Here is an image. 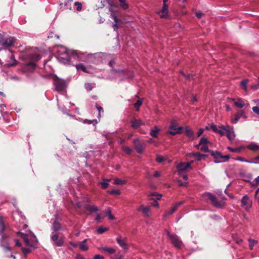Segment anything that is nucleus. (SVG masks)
I'll return each instance as SVG.
<instances>
[{
    "label": "nucleus",
    "instance_id": "nucleus-48",
    "mask_svg": "<svg viewBox=\"0 0 259 259\" xmlns=\"http://www.w3.org/2000/svg\"><path fill=\"white\" fill-rule=\"evenodd\" d=\"M200 150L204 152H207L210 151L209 150L208 147L206 145H203L200 148Z\"/></svg>",
    "mask_w": 259,
    "mask_h": 259
},
{
    "label": "nucleus",
    "instance_id": "nucleus-42",
    "mask_svg": "<svg viewBox=\"0 0 259 259\" xmlns=\"http://www.w3.org/2000/svg\"><path fill=\"white\" fill-rule=\"evenodd\" d=\"M177 130V131H176V132H172V131H168L167 132V134L175 136L177 134H180L182 133V130L178 129V130Z\"/></svg>",
    "mask_w": 259,
    "mask_h": 259
},
{
    "label": "nucleus",
    "instance_id": "nucleus-53",
    "mask_svg": "<svg viewBox=\"0 0 259 259\" xmlns=\"http://www.w3.org/2000/svg\"><path fill=\"white\" fill-rule=\"evenodd\" d=\"M85 89L88 91H91L93 89V87L91 83H85L84 84Z\"/></svg>",
    "mask_w": 259,
    "mask_h": 259
},
{
    "label": "nucleus",
    "instance_id": "nucleus-61",
    "mask_svg": "<svg viewBox=\"0 0 259 259\" xmlns=\"http://www.w3.org/2000/svg\"><path fill=\"white\" fill-rule=\"evenodd\" d=\"M3 247L4 248V250L6 251L10 250V248L8 245V244L6 243V244L2 245Z\"/></svg>",
    "mask_w": 259,
    "mask_h": 259
},
{
    "label": "nucleus",
    "instance_id": "nucleus-33",
    "mask_svg": "<svg viewBox=\"0 0 259 259\" xmlns=\"http://www.w3.org/2000/svg\"><path fill=\"white\" fill-rule=\"evenodd\" d=\"M77 70H81L83 72H88L85 66L83 64H76L75 65Z\"/></svg>",
    "mask_w": 259,
    "mask_h": 259
},
{
    "label": "nucleus",
    "instance_id": "nucleus-44",
    "mask_svg": "<svg viewBox=\"0 0 259 259\" xmlns=\"http://www.w3.org/2000/svg\"><path fill=\"white\" fill-rule=\"evenodd\" d=\"M107 230H108L107 228H103L102 227H100L97 229V233L99 234H103V233L107 231Z\"/></svg>",
    "mask_w": 259,
    "mask_h": 259
},
{
    "label": "nucleus",
    "instance_id": "nucleus-43",
    "mask_svg": "<svg viewBox=\"0 0 259 259\" xmlns=\"http://www.w3.org/2000/svg\"><path fill=\"white\" fill-rule=\"evenodd\" d=\"M126 183V181L124 180H121L119 179H116L114 180V184L115 185H122L125 184Z\"/></svg>",
    "mask_w": 259,
    "mask_h": 259
},
{
    "label": "nucleus",
    "instance_id": "nucleus-57",
    "mask_svg": "<svg viewBox=\"0 0 259 259\" xmlns=\"http://www.w3.org/2000/svg\"><path fill=\"white\" fill-rule=\"evenodd\" d=\"M22 250L25 255H26L27 254H28V253H29L31 251L30 249H29L28 248L23 247L22 248Z\"/></svg>",
    "mask_w": 259,
    "mask_h": 259
},
{
    "label": "nucleus",
    "instance_id": "nucleus-47",
    "mask_svg": "<svg viewBox=\"0 0 259 259\" xmlns=\"http://www.w3.org/2000/svg\"><path fill=\"white\" fill-rule=\"evenodd\" d=\"M108 193L111 194L118 195L120 194V191L119 190H112L108 191Z\"/></svg>",
    "mask_w": 259,
    "mask_h": 259
},
{
    "label": "nucleus",
    "instance_id": "nucleus-8",
    "mask_svg": "<svg viewBox=\"0 0 259 259\" xmlns=\"http://www.w3.org/2000/svg\"><path fill=\"white\" fill-rule=\"evenodd\" d=\"M241 117L246 118V116L243 110H239L237 114L232 115L231 117V122L233 124H236Z\"/></svg>",
    "mask_w": 259,
    "mask_h": 259
},
{
    "label": "nucleus",
    "instance_id": "nucleus-63",
    "mask_svg": "<svg viewBox=\"0 0 259 259\" xmlns=\"http://www.w3.org/2000/svg\"><path fill=\"white\" fill-rule=\"evenodd\" d=\"M251 89L253 90H257L259 89V83L255 85H252L251 87Z\"/></svg>",
    "mask_w": 259,
    "mask_h": 259
},
{
    "label": "nucleus",
    "instance_id": "nucleus-54",
    "mask_svg": "<svg viewBox=\"0 0 259 259\" xmlns=\"http://www.w3.org/2000/svg\"><path fill=\"white\" fill-rule=\"evenodd\" d=\"M156 160L158 162H162L164 160V158L162 156L157 155L156 156Z\"/></svg>",
    "mask_w": 259,
    "mask_h": 259
},
{
    "label": "nucleus",
    "instance_id": "nucleus-31",
    "mask_svg": "<svg viewBox=\"0 0 259 259\" xmlns=\"http://www.w3.org/2000/svg\"><path fill=\"white\" fill-rule=\"evenodd\" d=\"M120 3V6L121 9L126 10L128 8V4L126 3L125 0H118Z\"/></svg>",
    "mask_w": 259,
    "mask_h": 259
},
{
    "label": "nucleus",
    "instance_id": "nucleus-60",
    "mask_svg": "<svg viewBox=\"0 0 259 259\" xmlns=\"http://www.w3.org/2000/svg\"><path fill=\"white\" fill-rule=\"evenodd\" d=\"M96 107L97 109H98V110L99 111V116H100L101 112H103V109L102 107H101L98 104L96 105Z\"/></svg>",
    "mask_w": 259,
    "mask_h": 259
},
{
    "label": "nucleus",
    "instance_id": "nucleus-55",
    "mask_svg": "<svg viewBox=\"0 0 259 259\" xmlns=\"http://www.w3.org/2000/svg\"><path fill=\"white\" fill-rule=\"evenodd\" d=\"M227 149L232 152H238L240 151L239 148H233L230 147H228Z\"/></svg>",
    "mask_w": 259,
    "mask_h": 259
},
{
    "label": "nucleus",
    "instance_id": "nucleus-23",
    "mask_svg": "<svg viewBox=\"0 0 259 259\" xmlns=\"http://www.w3.org/2000/svg\"><path fill=\"white\" fill-rule=\"evenodd\" d=\"M87 240L84 239L83 241L78 242V244L79 245V248L83 251H87L89 249V247L87 244Z\"/></svg>",
    "mask_w": 259,
    "mask_h": 259
},
{
    "label": "nucleus",
    "instance_id": "nucleus-41",
    "mask_svg": "<svg viewBox=\"0 0 259 259\" xmlns=\"http://www.w3.org/2000/svg\"><path fill=\"white\" fill-rule=\"evenodd\" d=\"M248 80L247 79H244L241 82L240 84L242 87L243 90L247 92V83Z\"/></svg>",
    "mask_w": 259,
    "mask_h": 259
},
{
    "label": "nucleus",
    "instance_id": "nucleus-2",
    "mask_svg": "<svg viewBox=\"0 0 259 259\" xmlns=\"http://www.w3.org/2000/svg\"><path fill=\"white\" fill-rule=\"evenodd\" d=\"M240 206L246 211H249L252 206V199L248 195H244L240 200Z\"/></svg>",
    "mask_w": 259,
    "mask_h": 259
},
{
    "label": "nucleus",
    "instance_id": "nucleus-12",
    "mask_svg": "<svg viewBox=\"0 0 259 259\" xmlns=\"http://www.w3.org/2000/svg\"><path fill=\"white\" fill-rule=\"evenodd\" d=\"M137 211L142 212L145 217L149 218L151 215V211L149 206L142 204L137 208Z\"/></svg>",
    "mask_w": 259,
    "mask_h": 259
},
{
    "label": "nucleus",
    "instance_id": "nucleus-1",
    "mask_svg": "<svg viewBox=\"0 0 259 259\" xmlns=\"http://www.w3.org/2000/svg\"><path fill=\"white\" fill-rule=\"evenodd\" d=\"M40 58V56L36 54L26 56L25 59L29 60V62L24 64L22 67V72L27 74L33 72L36 66L35 62L39 60Z\"/></svg>",
    "mask_w": 259,
    "mask_h": 259
},
{
    "label": "nucleus",
    "instance_id": "nucleus-10",
    "mask_svg": "<svg viewBox=\"0 0 259 259\" xmlns=\"http://www.w3.org/2000/svg\"><path fill=\"white\" fill-rule=\"evenodd\" d=\"M190 164L186 162H180L177 165L178 174L181 175L183 172L186 171L188 169L190 168Z\"/></svg>",
    "mask_w": 259,
    "mask_h": 259
},
{
    "label": "nucleus",
    "instance_id": "nucleus-58",
    "mask_svg": "<svg viewBox=\"0 0 259 259\" xmlns=\"http://www.w3.org/2000/svg\"><path fill=\"white\" fill-rule=\"evenodd\" d=\"M151 196H156V199L157 200H160L162 197V195L159 194H156L155 193H153L150 194Z\"/></svg>",
    "mask_w": 259,
    "mask_h": 259
},
{
    "label": "nucleus",
    "instance_id": "nucleus-36",
    "mask_svg": "<svg viewBox=\"0 0 259 259\" xmlns=\"http://www.w3.org/2000/svg\"><path fill=\"white\" fill-rule=\"evenodd\" d=\"M105 213L106 215L108 216L109 219L111 220H114L115 217L111 213V211L110 208H108L105 211Z\"/></svg>",
    "mask_w": 259,
    "mask_h": 259
},
{
    "label": "nucleus",
    "instance_id": "nucleus-5",
    "mask_svg": "<svg viewBox=\"0 0 259 259\" xmlns=\"http://www.w3.org/2000/svg\"><path fill=\"white\" fill-rule=\"evenodd\" d=\"M168 238L170 240L174 246L178 249L181 248L183 246L182 241L179 237L175 234H170L169 232H167Z\"/></svg>",
    "mask_w": 259,
    "mask_h": 259
},
{
    "label": "nucleus",
    "instance_id": "nucleus-62",
    "mask_svg": "<svg viewBox=\"0 0 259 259\" xmlns=\"http://www.w3.org/2000/svg\"><path fill=\"white\" fill-rule=\"evenodd\" d=\"M181 74L188 79H190L191 78L193 77L192 75L190 74H189L187 75H186L183 72H181Z\"/></svg>",
    "mask_w": 259,
    "mask_h": 259
},
{
    "label": "nucleus",
    "instance_id": "nucleus-17",
    "mask_svg": "<svg viewBox=\"0 0 259 259\" xmlns=\"http://www.w3.org/2000/svg\"><path fill=\"white\" fill-rule=\"evenodd\" d=\"M188 156L192 157H196V160L200 161L202 159H204L206 157L207 155L205 154H202L199 152H196V153H190L188 154Z\"/></svg>",
    "mask_w": 259,
    "mask_h": 259
},
{
    "label": "nucleus",
    "instance_id": "nucleus-27",
    "mask_svg": "<svg viewBox=\"0 0 259 259\" xmlns=\"http://www.w3.org/2000/svg\"><path fill=\"white\" fill-rule=\"evenodd\" d=\"M143 124L141 120H134L132 122V126L134 128H137Z\"/></svg>",
    "mask_w": 259,
    "mask_h": 259
},
{
    "label": "nucleus",
    "instance_id": "nucleus-45",
    "mask_svg": "<svg viewBox=\"0 0 259 259\" xmlns=\"http://www.w3.org/2000/svg\"><path fill=\"white\" fill-rule=\"evenodd\" d=\"M208 142L207 139L205 137H202L199 141V145H206Z\"/></svg>",
    "mask_w": 259,
    "mask_h": 259
},
{
    "label": "nucleus",
    "instance_id": "nucleus-19",
    "mask_svg": "<svg viewBox=\"0 0 259 259\" xmlns=\"http://www.w3.org/2000/svg\"><path fill=\"white\" fill-rule=\"evenodd\" d=\"M232 101L233 102L234 105L239 108H243L245 105L244 102L240 98L237 99H232Z\"/></svg>",
    "mask_w": 259,
    "mask_h": 259
},
{
    "label": "nucleus",
    "instance_id": "nucleus-52",
    "mask_svg": "<svg viewBox=\"0 0 259 259\" xmlns=\"http://www.w3.org/2000/svg\"><path fill=\"white\" fill-rule=\"evenodd\" d=\"M142 104V101L141 99L138 100L134 104L136 108H139Z\"/></svg>",
    "mask_w": 259,
    "mask_h": 259
},
{
    "label": "nucleus",
    "instance_id": "nucleus-35",
    "mask_svg": "<svg viewBox=\"0 0 259 259\" xmlns=\"http://www.w3.org/2000/svg\"><path fill=\"white\" fill-rule=\"evenodd\" d=\"M5 229V226L3 220V217L0 216V233H3Z\"/></svg>",
    "mask_w": 259,
    "mask_h": 259
},
{
    "label": "nucleus",
    "instance_id": "nucleus-25",
    "mask_svg": "<svg viewBox=\"0 0 259 259\" xmlns=\"http://www.w3.org/2000/svg\"><path fill=\"white\" fill-rule=\"evenodd\" d=\"M185 129L186 134L188 138L191 139L192 140H194V136L193 131L187 126L185 127Z\"/></svg>",
    "mask_w": 259,
    "mask_h": 259
},
{
    "label": "nucleus",
    "instance_id": "nucleus-64",
    "mask_svg": "<svg viewBox=\"0 0 259 259\" xmlns=\"http://www.w3.org/2000/svg\"><path fill=\"white\" fill-rule=\"evenodd\" d=\"M103 256L100 254H96L94 256V259H104Z\"/></svg>",
    "mask_w": 259,
    "mask_h": 259
},
{
    "label": "nucleus",
    "instance_id": "nucleus-51",
    "mask_svg": "<svg viewBox=\"0 0 259 259\" xmlns=\"http://www.w3.org/2000/svg\"><path fill=\"white\" fill-rule=\"evenodd\" d=\"M75 6H76V9L77 11H80L82 8V4L78 2H76L74 4Z\"/></svg>",
    "mask_w": 259,
    "mask_h": 259
},
{
    "label": "nucleus",
    "instance_id": "nucleus-21",
    "mask_svg": "<svg viewBox=\"0 0 259 259\" xmlns=\"http://www.w3.org/2000/svg\"><path fill=\"white\" fill-rule=\"evenodd\" d=\"M111 18L113 19V20L114 21V24H113V27L114 30L116 31L119 28V26L118 24V19L117 17L115 15L114 12L111 13Z\"/></svg>",
    "mask_w": 259,
    "mask_h": 259
},
{
    "label": "nucleus",
    "instance_id": "nucleus-49",
    "mask_svg": "<svg viewBox=\"0 0 259 259\" xmlns=\"http://www.w3.org/2000/svg\"><path fill=\"white\" fill-rule=\"evenodd\" d=\"M178 185L179 186H184V187H186L188 184L187 182H182L181 180H178Z\"/></svg>",
    "mask_w": 259,
    "mask_h": 259
},
{
    "label": "nucleus",
    "instance_id": "nucleus-59",
    "mask_svg": "<svg viewBox=\"0 0 259 259\" xmlns=\"http://www.w3.org/2000/svg\"><path fill=\"white\" fill-rule=\"evenodd\" d=\"M253 111L257 115H259V107L254 106L252 107Z\"/></svg>",
    "mask_w": 259,
    "mask_h": 259
},
{
    "label": "nucleus",
    "instance_id": "nucleus-6",
    "mask_svg": "<svg viewBox=\"0 0 259 259\" xmlns=\"http://www.w3.org/2000/svg\"><path fill=\"white\" fill-rule=\"evenodd\" d=\"M209 153H210V155L213 156V157L215 159V160L214 161L215 163L226 162L230 158L229 156H223L220 152L217 151H214L213 150H210Z\"/></svg>",
    "mask_w": 259,
    "mask_h": 259
},
{
    "label": "nucleus",
    "instance_id": "nucleus-32",
    "mask_svg": "<svg viewBox=\"0 0 259 259\" xmlns=\"http://www.w3.org/2000/svg\"><path fill=\"white\" fill-rule=\"evenodd\" d=\"M110 181L109 179H103V182L101 183L103 189H105L108 187Z\"/></svg>",
    "mask_w": 259,
    "mask_h": 259
},
{
    "label": "nucleus",
    "instance_id": "nucleus-7",
    "mask_svg": "<svg viewBox=\"0 0 259 259\" xmlns=\"http://www.w3.org/2000/svg\"><path fill=\"white\" fill-rule=\"evenodd\" d=\"M229 125H221L218 128L217 125L214 124H212L210 125V129H211L214 132L219 134L221 136H225L226 132H227Z\"/></svg>",
    "mask_w": 259,
    "mask_h": 259
},
{
    "label": "nucleus",
    "instance_id": "nucleus-29",
    "mask_svg": "<svg viewBox=\"0 0 259 259\" xmlns=\"http://www.w3.org/2000/svg\"><path fill=\"white\" fill-rule=\"evenodd\" d=\"M159 129L157 127L155 126L153 129L150 131V135L153 138H157V133L159 131Z\"/></svg>",
    "mask_w": 259,
    "mask_h": 259
},
{
    "label": "nucleus",
    "instance_id": "nucleus-20",
    "mask_svg": "<svg viewBox=\"0 0 259 259\" xmlns=\"http://www.w3.org/2000/svg\"><path fill=\"white\" fill-rule=\"evenodd\" d=\"M84 208L89 210L91 213H93L95 212L99 211L98 207L95 205H86L84 206Z\"/></svg>",
    "mask_w": 259,
    "mask_h": 259
},
{
    "label": "nucleus",
    "instance_id": "nucleus-56",
    "mask_svg": "<svg viewBox=\"0 0 259 259\" xmlns=\"http://www.w3.org/2000/svg\"><path fill=\"white\" fill-rule=\"evenodd\" d=\"M21 236L22 238H23L24 239V240L27 244H29V240L27 238V235L26 234H23V233H21Z\"/></svg>",
    "mask_w": 259,
    "mask_h": 259
},
{
    "label": "nucleus",
    "instance_id": "nucleus-11",
    "mask_svg": "<svg viewBox=\"0 0 259 259\" xmlns=\"http://www.w3.org/2000/svg\"><path fill=\"white\" fill-rule=\"evenodd\" d=\"M133 144L136 151L139 154H141L143 152L145 148V146L140 141V140L138 139H134L133 140Z\"/></svg>",
    "mask_w": 259,
    "mask_h": 259
},
{
    "label": "nucleus",
    "instance_id": "nucleus-14",
    "mask_svg": "<svg viewBox=\"0 0 259 259\" xmlns=\"http://www.w3.org/2000/svg\"><path fill=\"white\" fill-rule=\"evenodd\" d=\"M225 135H226L227 138L230 141H233L235 138V134L233 127L229 126Z\"/></svg>",
    "mask_w": 259,
    "mask_h": 259
},
{
    "label": "nucleus",
    "instance_id": "nucleus-16",
    "mask_svg": "<svg viewBox=\"0 0 259 259\" xmlns=\"http://www.w3.org/2000/svg\"><path fill=\"white\" fill-rule=\"evenodd\" d=\"M51 239L57 246H62L64 243L63 239L58 240V235L56 234H52Z\"/></svg>",
    "mask_w": 259,
    "mask_h": 259
},
{
    "label": "nucleus",
    "instance_id": "nucleus-18",
    "mask_svg": "<svg viewBox=\"0 0 259 259\" xmlns=\"http://www.w3.org/2000/svg\"><path fill=\"white\" fill-rule=\"evenodd\" d=\"M98 249L104 252H107L109 254H114L116 252V249L112 247H109L107 246L100 247Z\"/></svg>",
    "mask_w": 259,
    "mask_h": 259
},
{
    "label": "nucleus",
    "instance_id": "nucleus-26",
    "mask_svg": "<svg viewBox=\"0 0 259 259\" xmlns=\"http://www.w3.org/2000/svg\"><path fill=\"white\" fill-rule=\"evenodd\" d=\"M17 64V61L15 59L13 56L10 57V59L8 63L9 67H12L15 66Z\"/></svg>",
    "mask_w": 259,
    "mask_h": 259
},
{
    "label": "nucleus",
    "instance_id": "nucleus-4",
    "mask_svg": "<svg viewBox=\"0 0 259 259\" xmlns=\"http://www.w3.org/2000/svg\"><path fill=\"white\" fill-rule=\"evenodd\" d=\"M53 84L57 91H63L67 87V84L65 80L55 76L53 79Z\"/></svg>",
    "mask_w": 259,
    "mask_h": 259
},
{
    "label": "nucleus",
    "instance_id": "nucleus-9",
    "mask_svg": "<svg viewBox=\"0 0 259 259\" xmlns=\"http://www.w3.org/2000/svg\"><path fill=\"white\" fill-rule=\"evenodd\" d=\"M16 39L13 37H4L3 36V48L6 49L14 45Z\"/></svg>",
    "mask_w": 259,
    "mask_h": 259
},
{
    "label": "nucleus",
    "instance_id": "nucleus-22",
    "mask_svg": "<svg viewBox=\"0 0 259 259\" xmlns=\"http://www.w3.org/2000/svg\"><path fill=\"white\" fill-rule=\"evenodd\" d=\"M55 218H56V220L53 223V225H52V229L54 231H58L59 230H60L61 228V224H60L59 222H58L57 221V215H55Z\"/></svg>",
    "mask_w": 259,
    "mask_h": 259
},
{
    "label": "nucleus",
    "instance_id": "nucleus-40",
    "mask_svg": "<svg viewBox=\"0 0 259 259\" xmlns=\"http://www.w3.org/2000/svg\"><path fill=\"white\" fill-rule=\"evenodd\" d=\"M60 59V61L65 64H69L70 62V58L68 57H66L65 58H59Z\"/></svg>",
    "mask_w": 259,
    "mask_h": 259
},
{
    "label": "nucleus",
    "instance_id": "nucleus-34",
    "mask_svg": "<svg viewBox=\"0 0 259 259\" xmlns=\"http://www.w3.org/2000/svg\"><path fill=\"white\" fill-rule=\"evenodd\" d=\"M248 242H249V248L251 250H252V249H253V247L254 245L255 244H257V241H256L254 239H251V238H249V239H248Z\"/></svg>",
    "mask_w": 259,
    "mask_h": 259
},
{
    "label": "nucleus",
    "instance_id": "nucleus-3",
    "mask_svg": "<svg viewBox=\"0 0 259 259\" xmlns=\"http://www.w3.org/2000/svg\"><path fill=\"white\" fill-rule=\"evenodd\" d=\"M203 196L209 199L211 201L212 205L216 207L221 208L224 205L223 202L219 201L216 197L211 193L205 192L203 194Z\"/></svg>",
    "mask_w": 259,
    "mask_h": 259
},
{
    "label": "nucleus",
    "instance_id": "nucleus-24",
    "mask_svg": "<svg viewBox=\"0 0 259 259\" xmlns=\"http://www.w3.org/2000/svg\"><path fill=\"white\" fill-rule=\"evenodd\" d=\"M169 128L174 130H176L178 129L182 130L183 128V127L181 126H178L177 123L175 120H172L170 123Z\"/></svg>",
    "mask_w": 259,
    "mask_h": 259
},
{
    "label": "nucleus",
    "instance_id": "nucleus-46",
    "mask_svg": "<svg viewBox=\"0 0 259 259\" xmlns=\"http://www.w3.org/2000/svg\"><path fill=\"white\" fill-rule=\"evenodd\" d=\"M174 212V211L170 209L169 210H167L165 212V213L163 215V217L165 218L168 215L172 214Z\"/></svg>",
    "mask_w": 259,
    "mask_h": 259
},
{
    "label": "nucleus",
    "instance_id": "nucleus-30",
    "mask_svg": "<svg viewBox=\"0 0 259 259\" xmlns=\"http://www.w3.org/2000/svg\"><path fill=\"white\" fill-rule=\"evenodd\" d=\"M247 148L253 151H259V145L252 143L247 146Z\"/></svg>",
    "mask_w": 259,
    "mask_h": 259
},
{
    "label": "nucleus",
    "instance_id": "nucleus-39",
    "mask_svg": "<svg viewBox=\"0 0 259 259\" xmlns=\"http://www.w3.org/2000/svg\"><path fill=\"white\" fill-rule=\"evenodd\" d=\"M184 203L183 201H180L176 203H175L172 207H171V209L175 212L178 208L181 205H182Z\"/></svg>",
    "mask_w": 259,
    "mask_h": 259
},
{
    "label": "nucleus",
    "instance_id": "nucleus-50",
    "mask_svg": "<svg viewBox=\"0 0 259 259\" xmlns=\"http://www.w3.org/2000/svg\"><path fill=\"white\" fill-rule=\"evenodd\" d=\"M258 193H259V188L256 190L255 194H254V198L256 200L258 204H259V195L258 196Z\"/></svg>",
    "mask_w": 259,
    "mask_h": 259
},
{
    "label": "nucleus",
    "instance_id": "nucleus-38",
    "mask_svg": "<svg viewBox=\"0 0 259 259\" xmlns=\"http://www.w3.org/2000/svg\"><path fill=\"white\" fill-rule=\"evenodd\" d=\"M251 187H256L259 185V176L252 182H250Z\"/></svg>",
    "mask_w": 259,
    "mask_h": 259
},
{
    "label": "nucleus",
    "instance_id": "nucleus-15",
    "mask_svg": "<svg viewBox=\"0 0 259 259\" xmlns=\"http://www.w3.org/2000/svg\"><path fill=\"white\" fill-rule=\"evenodd\" d=\"M116 241L119 245L123 249L127 250L128 248L126 238H122L121 236H118L116 238Z\"/></svg>",
    "mask_w": 259,
    "mask_h": 259
},
{
    "label": "nucleus",
    "instance_id": "nucleus-28",
    "mask_svg": "<svg viewBox=\"0 0 259 259\" xmlns=\"http://www.w3.org/2000/svg\"><path fill=\"white\" fill-rule=\"evenodd\" d=\"M236 160H238V161H242V162H247V163H254V164H259V161H253V160H246V159H245L244 158L241 157H237L236 159Z\"/></svg>",
    "mask_w": 259,
    "mask_h": 259
},
{
    "label": "nucleus",
    "instance_id": "nucleus-37",
    "mask_svg": "<svg viewBox=\"0 0 259 259\" xmlns=\"http://www.w3.org/2000/svg\"><path fill=\"white\" fill-rule=\"evenodd\" d=\"M122 150L123 151H124L127 155H131V153L132 152V149L126 146H122Z\"/></svg>",
    "mask_w": 259,
    "mask_h": 259
},
{
    "label": "nucleus",
    "instance_id": "nucleus-13",
    "mask_svg": "<svg viewBox=\"0 0 259 259\" xmlns=\"http://www.w3.org/2000/svg\"><path fill=\"white\" fill-rule=\"evenodd\" d=\"M161 18H167L168 15V6L166 4L163 5L162 9L157 12Z\"/></svg>",
    "mask_w": 259,
    "mask_h": 259
}]
</instances>
